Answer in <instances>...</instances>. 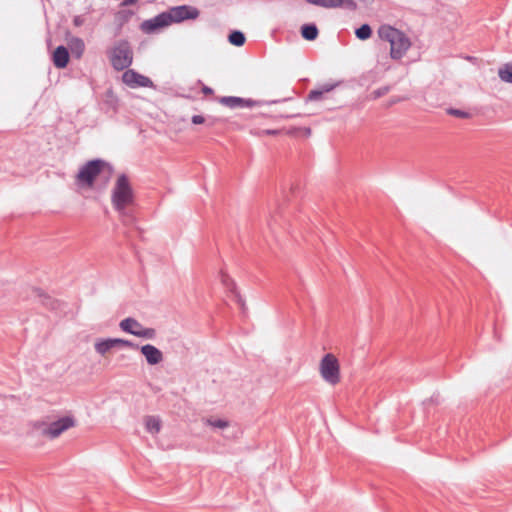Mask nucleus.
<instances>
[{"mask_svg":"<svg viewBox=\"0 0 512 512\" xmlns=\"http://www.w3.org/2000/svg\"><path fill=\"white\" fill-rule=\"evenodd\" d=\"M316 370L321 381L330 388H336L343 383L341 356L336 351L325 350L317 361Z\"/></svg>","mask_w":512,"mask_h":512,"instance_id":"1","label":"nucleus"},{"mask_svg":"<svg viewBox=\"0 0 512 512\" xmlns=\"http://www.w3.org/2000/svg\"><path fill=\"white\" fill-rule=\"evenodd\" d=\"M378 37L389 43V55L393 60L403 59L412 47L411 38L402 30L383 24L378 28Z\"/></svg>","mask_w":512,"mask_h":512,"instance_id":"2","label":"nucleus"},{"mask_svg":"<svg viewBox=\"0 0 512 512\" xmlns=\"http://www.w3.org/2000/svg\"><path fill=\"white\" fill-rule=\"evenodd\" d=\"M199 11L191 6H180L171 9L168 13H163L152 20L145 21L142 24V30L145 32H154L160 28L166 27L171 23H178L186 19H196Z\"/></svg>","mask_w":512,"mask_h":512,"instance_id":"3","label":"nucleus"},{"mask_svg":"<svg viewBox=\"0 0 512 512\" xmlns=\"http://www.w3.org/2000/svg\"><path fill=\"white\" fill-rule=\"evenodd\" d=\"M109 172V165L102 160H90L82 164L75 177L77 187L90 191L96 187L98 180Z\"/></svg>","mask_w":512,"mask_h":512,"instance_id":"4","label":"nucleus"},{"mask_svg":"<svg viewBox=\"0 0 512 512\" xmlns=\"http://www.w3.org/2000/svg\"><path fill=\"white\" fill-rule=\"evenodd\" d=\"M76 425V418L71 414H66L50 423L37 421L35 422L34 427L40 430L46 437L57 438L65 431L76 427Z\"/></svg>","mask_w":512,"mask_h":512,"instance_id":"5","label":"nucleus"},{"mask_svg":"<svg viewBox=\"0 0 512 512\" xmlns=\"http://www.w3.org/2000/svg\"><path fill=\"white\" fill-rule=\"evenodd\" d=\"M118 327L123 333L138 339L151 341L157 337V330L155 328L143 325L132 316L122 318L118 323Z\"/></svg>","mask_w":512,"mask_h":512,"instance_id":"6","label":"nucleus"},{"mask_svg":"<svg viewBox=\"0 0 512 512\" xmlns=\"http://www.w3.org/2000/svg\"><path fill=\"white\" fill-rule=\"evenodd\" d=\"M109 59L116 70L128 68L133 61V52L130 45L124 41L116 43L110 50Z\"/></svg>","mask_w":512,"mask_h":512,"instance_id":"7","label":"nucleus"},{"mask_svg":"<svg viewBox=\"0 0 512 512\" xmlns=\"http://www.w3.org/2000/svg\"><path fill=\"white\" fill-rule=\"evenodd\" d=\"M132 199L133 195L128 179L125 176H119L112 193L114 206L117 209H123L131 204Z\"/></svg>","mask_w":512,"mask_h":512,"instance_id":"8","label":"nucleus"},{"mask_svg":"<svg viewBox=\"0 0 512 512\" xmlns=\"http://www.w3.org/2000/svg\"><path fill=\"white\" fill-rule=\"evenodd\" d=\"M218 281L226 297L239 306L243 305V298L239 287L232 275L224 269L218 272Z\"/></svg>","mask_w":512,"mask_h":512,"instance_id":"9","label":"nucleus"},{"mask_svg":"<svg viewBox=\"0 0 512 512\" xmlns=\"http://www.w3.org/2000/svg\"><path fill=\"white\" fill-rule=\"evenodd\" d=\"M135 349L148 366H160L165 361L164 352L151 343L137 344Z\"/></svg>","mask_w":512,"mask_h":512,"instance_id":"10","label":"nucleus"},{"mask_svg":"<svg viewBox=\"0 0 512 512\" xmlns=\"http://www.w3.org/2000/svg\"><path fill=\"white\" fill-rule=\"evenodd\" d=\"M202 423L212 432L221 435L228 433L233 426L232 421L226 415L221 413H210L205 415L202 418Z\"/></svg>","mask_w":512,"mask_h":512,"instance_id":"11","label":"nucleus"},{"mask_svg":"<svg viewBox=\"0 0 512 512\" xmlns=\"http://www.w3.org/2000/svg\"><path fill=\"white\" fill-rule=\"evenodd\" d=\"M131 345L132 343L130 341L123 338L99 337L95 339L93 348L98 355L106 357L116 348L128 347Z\"/></svg>","mask_w":512,"mask_h":512,"instance_id":"12","label":"nucleus"},{"mask_svg":"<svg viewBox=\"0 0 512 512\" xmlns=\"http://www.w3.org/2000/svg\"><path fill=\"white\" fill-rule=\"evenodd\" d=\"M122 82L130 88H154L153 81L133 69H127L121 76Z\"/></svg>","mask_w":512,"mask_h":512,"instance_id":"13","label":"nucleus"},{"mask_svg":"<svg viewBox=\"0 0 512 512\" xmlns=\"http://www.w3.org/2000/svg\"><path fill=\"white\" fill-rule=\"evenodd\" d=\"M142 425L147 434L156 437L163 429V420L158 415H146L142 418Z\"/></svg>","mask_w":512,"mask_h":512,"instance_id":"14","label":"nucleus"},{"mask_svg":"<svg viewBox=\"0 0 512 512\" xmlns=\"http://www.w3.org/2000/svg\"><path fill=\"white\" fill-rule=\"evenodd\" d=\"M219 103L229 108H251L256 105V102L251 99L240 97H221Z\"/></svg>","mask_w":512,"mask_h":512,"instance_id":"15","label":"nucleus"},{"mask_svg":"<svg viewBox=\"0 0 512 512\" xmlns=\"http://www.w3.org/2000/svg\"><path fill=\"white\" fill-rule=\"evenodd\" d=\"M307 3L323 8L354 7L353 0H305Z\"/></svg>","mask_w":512,"mask_h":512,"instance_id":"16","label":"nucleus"},{"mask_svg":"<svg viewBox=\"0 0 512 512\" xmlns=\"http://www.w3.org/2000/svg\"><path fill=\"white\" fill-rule=\"evenodd\" d=\"M68 61L69 53L65 47L60 46L53 52V62L58 68L65 67Z\"/></svg>","mask_w":512,"mask_h":512,"instance_id":"17","label":"nucleus"},{"mask_svg":"<svg viewBox=\"0 0 512 512\" xmlns=\"http://www.w3.org/2000/svg\"><path fill=\"white\" fill-rule=\"evenodd\" d=\"M498 76L503 82L512 84V62L502 64L498 69Z\"/></svg>","mask_w":512,"mask_h":512,"instance_id":"18","label":"nucleus"},{"mask_svg":"<svg viewBox=\"0 0 512 512\" xmlns=\"http://www.w3.org/2000/svg\"><path fill=\"white\" fill-rule=\"evenodd\" d=\"M68 45L75 57L80 58L82 56L84 52V43L82 40L78 38L71 39Z\"/></svg>","mask_w":512,"mask_h":512,"instance_id":"19","label":"nucleus"},{"mask_svg":"<svg viewBox=\"0 0 512 512\" xmlns=\"http://www.w3.org/2000/svg\"><path fill=\"white\" fill-rule=\"evenodd\" d=\"M355 35L359 40H367L372 36V28L368 24H363L355 30Z\"/></svg>","mask_w":512,"mask_h":512,"instance_id":"20","label":"nucleus"},{"mask_svg":"<svg viewBox=\"0 0 512 512\" xmlns=\"http://www.w3.org/2000/svg\"><path fill=\"white\" fill-rule=\"evenodd\" d=\"M302 36L307 40H314L318 35V30L314 25H304L301 29Z\"/></svg>","mask_w":512,"mask_h":512,"instance_id":"21","label":"nucleus"},{"mask_svg":"<svg viewBox=\"0 0 512 512\" xmlns=\"http://www.w3.org/2000/svg\"><path fill=\"white\" fill-rule=\"evenodd\" d=\"M229 42L235 46H242L245 42V37L241 32L234 31L229 35Z\"/></svg>","mask_w":512,"mask_h":512,"instance_id":"22","label":"nucleus"},{"mask_svg":"<svg viewBox=\"0 0 512 512\" xmlns=\"http://www.w3.org/2000/svg\"><path fill=\"white\" fill-rule=\"evenodd\" d=\"M204 122H205V119L201 115H195L192 117L193 124L199 125V124H203Z\"/></svg>","mask_w":512,"mask_h":512,"instance_id":"23","label":"nucleus"},{"mask_svg":"<svg viewBox=\"0 0 512 512\" xmlns=\"http://www.w3.org/2000/svg\"><path fill=\"white\" fill-rule=\"evenodd\" d=\"M357 1L365 6H370L374 3V0H357Z\"/></svg>","mask_w":512,"mask_h":512,"instance_id":"24","label":"nucleus"},{"mask_svg":"<svg viewBox=\"0 0 512 512\" xmlns=\"http://www.w3.org/2000/svg\"><path fill=\"white\" fill-rule=\"evenodd\" d=\"M455 115H456V116H463V113H461V112H455Z\"/></svg>","mask_w":512,"mask_h":512,"instance_id":"25","label":"nucleus"},{"mask_svg":"<svg viewBox=\"0 0 512 512\" xmlns=\"http://www.w3.org/2000/svg\"><path fill=\"white\" fill-rule=\"evenodd\" d=\"M318 92H312L311 96L314 97Z\"/></svg>","mask_w":512,"mask_h":512,"instance_id":"26","label":"nucleus"},{"mask_svg":"<svg viewBox=\"0 0 512 512\" xmlns=\"http://www.w3.org/2000/svg\"><path fill=\"white\" fill-rule=\"evenodd\" d=\"M127 1H128L129 3H132V2H134V0H127Z\"/></svg>","mask_w":512,"mask_h":512,"instance_id":"27","label":"nucleus"}]
</instances>
